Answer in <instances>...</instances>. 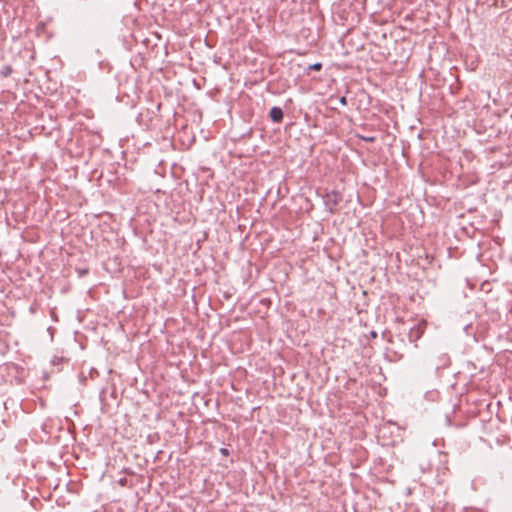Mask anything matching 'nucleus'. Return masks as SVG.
<instances>
[{
    "label": "nucleus",
    "mask_w": 512,
    "mask_h": 512,
    "mask_svg": "<svg viewBox=\"0 0 512 512\" xmlns=\"http://www.w3.org/2000/svg\"><path fill=\"white\" fill-rule=\"evenodd\" d=\"M371 337H372V338H376V337H377V333H376L375 331H372V332H371Z\"/></svg>",
    "instance_id": "6e6552de"
},
{
    "label": "nucleus",
    "mask_w": 512,
    "mask_h": 512,
    "mask_svg": "<svg viewBox=\"0 0 512 512\" xmlns=\"http://www.w3.org/2000/svg\"><path fill=\"white\" fill-rule=\"evenodd\" d=\"M422 335V332L419 328H412L409 332V339L411 342L417 341Z\"/></svg>",
    "instance_id": "7ed1b4c3"
},
{
    "label": "nucleus",
    "mask_w": 512,
    "mask_h": 512,
    "mask_svg": "<svg viewBox=\"0 0 512 512\" xmlns=\"http://www.w3.org/2000/svg\"><path fill=\"white\" fill-rule=\"evenodd\" d=\"M220 452L222 455H228V453H229L227 448H221Z\"/></svg>",
    "instance_id": "0eeeda50"
},
{
    "label": "nucleus",
    "mask_w": 512,
    "mask_h": 512,
    "mask_svg": "<svg viewBox=\"0 0 512 512\" xmlns=\"http://www.w3.org/2000/svg\"><path fill=\"white\" fill-rule=\"evenodd\" d=\"M323 201L326 209L334 214L336 206L342 201V195L337 191H331L323 195Z\"/></svg>",
    "instance_id": "f257e3e1"
},
{
    "label": "nucleus",
    "mask_w": 512,
    "mask_h": 512,
    "mask_svg": "<svg viewBox=\"0 0 512 512\" xmlns=\"http://www.w3.org/2000/svg\"><path fill=\"white\" fill-rule=\"evenodd\" d=\"M269 116L274 123H280L283 120L284 113L280 107H272L269 112Z\"/></svg>",
    "instance_id": "f03ea898"
},
{
    "label": "nucleus",
    "mask_w": 512,
    "mask_h": 512,
    "mask_svg": "<svg viewBox=\"0 0 512 512\" xmlns=\"http://www.w3.org/2000/svg\"><path fill=\"white\" fill-rule=\"evenodd\" d=\"M11 73H12V68H11L10 66H5V67H3V68H2V70H1V74H2L3 76H5V77H6V76H9Z\"/></svg>",
    "instance_id": "20e7f679"
},
{
    "label": "nucleus",
    "mask_w": 512,
    "mask_h": 512,
    "mask_svg": "<svg viewBox=\"0 0 512 512\" xmlns=\"http://www.w3.org/2000/svg\"><path fill=\"white\" fill-rule=\"evenodd\" d=\"M310 70L320 71L322 69V64L320 62L314 63L309 66Z\"/></svg>",
    "instance_id": "39448f33"
},
{
    "label": "nucleus",
    "mask_w": 512,
    "mask_h": 512,
    "mask_svg": "<svg viewBox=\"0 0 512 512\" xmlns=\"http://www.w3.org/2000/svg\"><path fill=\"white\" fill-rule=\"evenodd\" d=\"M365 140H366V141H370V142H371V141H373V140H374V138H373V137H368V138H365Z\"/></svg>",
    "instance_id": "1a4fd4ad"
},
{
    "label": "nucleus",
    "mask_w": 512,
    "mask_h": 512,
    "mask_svg": "<svg viewBox=\"0 0 512 512\" xmlns=\"http://www.w3.org/2000/svg\"><path fill=\"white\" fill-rule=\"evenodd\" d=\"M339 103L342 105V106H346L347 105V98L345 96H342L339 98Z\"/></svg>",
    "instance_id": "423d86ee"
}]
</instances>
